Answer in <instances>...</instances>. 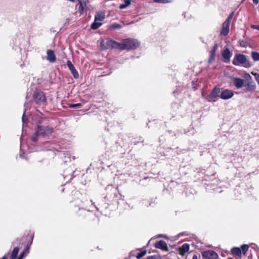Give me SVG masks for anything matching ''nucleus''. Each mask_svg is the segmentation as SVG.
<instances>
[{"label":"nucleus","instance_id":"obj_9","mask_svg":"<svg viewBox=\"0 0 259 259\" xmlns=\"http://www.w3.org/2000/svg\"><path fill=\"white\" fill-rule=\"evenodd\" d=\"M220 94H221L220 88L215 87L212 90L210 94L209 98L210 100L215 101V100L214 99L220 96Z\"/></svg>","mask_w":259,"mask_h":259},{"label":"nucleus","instance_id":"obj_23","mask_svg":"<svg viewBox=\"0 0 259 259\" xmlns=\"http://www.w3.org/2000/svg\"><path fill=\"white\" fill-rule=\"evenodd\" d=\"M251 57L252 59L255 61H259V53L256 52H251Z\"/></svg>","mask_w":259,"mask_h":259},{"label":"nucleus","instance_id":"obj_39","mask_svg":"<svg viewBox=\"0 0 259 259\" xmlns=\"http://www.w3.org/2000/svg\"><path fill=\"white\" fill-rule=\"evenodd\" d=\"M2 259H7V256H6V255H5L4 256H3V257H2Z\"/></svg>","mask_w":259,"mask_h":259},{"label":"nucleus","instance_id":"obj_21","mask_svg":"<svg viewBox=\"0 0 259 259\" xmlns=\"http://www.w3.org/2000/svg\"><path fill=\"white\" fill-rule=\"evenodd\" d=\"M78 10L80 14H82L87 9V4H83V3L79 4Z\"/></svg>","mask_w":259,"mask_h":259},{"label":"nucleus","instance_id":"obj_36","mask_svg":"<svg viewBox=\"0 0 259 259\" xmlns=\"http://www.w3.org/2000/svg\"><path fill=\"white\" fill-rule=\"evenodd\" d=\"M147 259H156V257L155 256H151L148 257Z\"/></svg>","mask_w":259,"mask_h":259},{"label":"nucleus","instance_id":"obj_1","mask_svg":"<svg viewBox=\"0 0 259 259\" xmlns=\"http://www.w3.org/2000/svg\"><path fill=\"white\" fill-rule=\"evenodd\" d=\"M139 46V42L135 39L127 38L122 40L120 42L114 41V49L129 50L136 49Z\"/></svg>","mask_w":259,"mask_h":259},{"label":"nucleus","instance_id":"obj_16","mask_svg":"<svg viewBox=\"0 0 259 259\" xmlns=\"http://www.w3.org/2000/svg\"><path fill=\"white\" fill-rule=\"evenodd\" d=\"M46 135V133L45 132V131H36L34 135L32 137V140L35 142L39 137H44Z\"/></svg>","mask_w":259,"mask_h":259},{"label":"nucleus","instance_id":"obj_31","mask_svg":"<svg viewBox=\"0 0 259 259\" xmlns=\"http://www.w3.org/2000/svg\"><path fill=\"white\" fill-rule=\"evenodd\" d=\"M122 27V25L114 23V29H119Z\"/></svg>","mask_w":259,"mask_h":259},{"label":"nucleus","instance_id":"obj_14","mask_svg":"<svg viewBox=\"0 0 259 259\" xmlns=\"http://www.w3.org/2000/svg\"><path fill=\"white\" fill-rule=\"evenodd\" d=\"M229 23H228L226 22H224L222 25V28L221 31V35L226 36L229 31V27H230Z\"/></svg>","mask_w":259,"mask_h":259},{"label":"nucleus","instance_id":"obj_18","mask_svg":"<svg viewBox=\"0 0 259 259\" xmlns=\"http://www.w3.org/2000/svg\"><path fill=\"white\" fill-rule=\"evenodd\" d=\"M189 245L187 243H185L180 248V253L183 255L189 251Z\"/></svg>","mask_w":259,"mask_h":259},{"label":"nucleus","instance_id":"obj_30","mask_svg":"<svg viewBox=\"0 0 259 259\" xmlns=\"http://www.w3.org/2000/svg\"><path fill=\"white\" fill-rule=\"evenodd\" d=\"M253 74L254 76L256 81H257L258 84L259 85V74L257 73H253Z\"/></svg>","mask_w":259,"mask_h":259},{"label":"nucleus","instance_id":"obj_29","mask_svg":"<svg viewBox=\"0 0 259 259\" xmlns=\"http://www.w3.org/2000/svg\"><path fill=\"white\" fill-rule=\"evenodd\" d=\"M82 106L81 103L71 104L69 105L70 108L80 107Z\"/></svg>","mask_w":259,"mask_h":259},{"label":"nucleus","instance_id":"obj_33","mask_svg":"<svg viewBox=\"0 0 259 259\" xmlns=\"http://www.w3.org/2000/svg\"><path fill=\"white\" fill-rule=\"evenodd\" d=\"M24 114H25V113H24L23 116H22V122H23V124L26 122V121L27 120V119L25 117Z\"/></svg>","mask_w":259,"mask_h":259},{"label":"nucleus","instance_id":"obj_17","mask_svg":"<svg viewBox=\"0 0 259 259\" xmlns=\"http://www.w3.org/2000/svg\"><path fill=\"white\" fill-rule=\"evenodd\" d=\"M105 18V15L104 13L98 12L96 14L95 16V20H96V21H98L101 22L104 20Z\"/></svg>","mask_w":259,"mask_h":259},{"label":"nucleus","instance_id":"obj_37","mask_svg":"<svg viewBox=\"0 0 259 259\" xmlns=\"http://www.w3.org/2000/svg\"><path fill=\"white\" fill-rule=\"evenodd\" d=\"M253 2L255 5H257L259 3V0H253Z\"/></svg>","mask_w":259,"mask_h":259},{"label":"nucleus","instance_id":"obj_22","mask_svg":"<svg viewBox=\"0 0 259 259\" xmlns=\"http://www.w3.org/2000/svg\"><path fill=\"white\" fill-rule=\"evenodd\" d=\"M131 0H124V4H121L119 6V8L120 9H123L126 8L127 7L131 5Z\"/></svg>","mask_w":259,"mask_h":259},{"label":"nucleus","instance_id":"obj_10","mask_svg":"<svg viewBox=\"0 0 259 259\" xmlns=\"http://www.w3.org/2000/svg\"><path fill=\"white\" fill-rule=\"evenodd\" d=\"M245 81V80L238 77H235L233 79V84L237 89H240L244 87Z\"/></svg>","mask_w":259,"mask_h":259},{"label":"nucleus","instance_id":"obj_41","mask_svg":"<svg viewBox=\"0 0 259 259\" xmlns=\"http://www.w3.org/2000/svg\"><path fill=\"white\" fill-rule=\"evenodd\" d=\"M48 133V134H50L51 133V131H50V130H48V131H47Z\"/></svg>","mask_w":259,"mask_h":259},{"label":"nucleus","instance_id":"obj_2","mask_svg":"<svg viewBox=\"0 0 259 259\" xmlns=\"http://www.w3.org/2000/svg\"><path fill=\"white\" fill-rule=\"evenodd\" d=\"M246 80L245 81L244 87H245L247 91H253L256 88V85L253 81L251 76L248 73L245 74Z\"/></svg>","mask_w":259,"mask_h":259},{"label":"nucleus","instance_id":"obj_43","mask_svg":"<svg viewBox=\"0 0 259 259\" xmlns=\"http://www.w3.org/2000/svg\"><path fill=\"white\" fill-rule=\"evenodd\" d=\"M227 259H233V258H227Z\"/></svg>","mask_w":259,"mask_h":259},{"label":"nucleus","instance_id":"obj_15","mask_svg":"<svg viewBox=\"0 0 259 259\" xmlns=\"http://www.w3.org/2000/svg\"><path fill=\"white\" fill-rule=\"evenodd\" d=\"M113 47V41L106 39L102 42V49H107L109 48Z\"/></svg>","mask_w":259,"mask_h":259},{"label":"nucleus","instance_id":"obj_24","mask_svg":"<svg viewBox=\"0 0 259 259\" xmlns=\"http://www.w3.org/2000/svg\"><path fill=\"white\" fill-rule=\"evenodd\" d=\"M232 252L234 254L239 256L241 253V250L239 248L234 247L232 249Z\"/></svg>","mask_w":259,"mask_h":259},{"label":"nucleus","instance_id":"obj_26","mask_svg":"<svg viewBox=\"0 0 259 259\" xmlns=\"http://www.w3.org/2000/svg\"><path fill=\"white\" fill-rule=\"evenodd\" d=\"M234 15V12H232L230 15L228 16V17L227 18V19L226 20V21L225 22L228 23H229L230 24V22H231V21Z\"/></svg>","mask_w":259,"mask_h":259},{"label":"nucleus","instance_id":"obj_19","mask_svg":"<svg viewBox=\"0 0 259 259\" xmlns=\"http://www.w3.org/2000/svg\"><path fill=\"white\" fill-rule=\"evenodd\" d=\"M19 251V248L17 247H15L14 248L13 250L12 251L10 258V259H17V255Z\"/></svg>","mask_w":259,"mask_h":259},{"label":"nucleus","instance_id":"obj_7","mask_svg":"<svg viewBox=\"0 0 259 259\" xmlns=\"http://www.w3.org/2000/svg\"><path fill=\"white\" fill-rule=\"evenodd\" d=\"M218 48V45L215 43L212 47L211 50L210 51L209 57L208 60L209 64L211 63L215 59V52Z\"/></svg>","mask_w":259,"mask_h":259},{"label":"nucleus","instance_id":"obj_40","mask_svg":"<svg viewBox=\"0 0 259 259\" xmlns=\"http://www.w3.org/2000/svg\"><path fill=\"white\" fill-rule=\"evenodd\" d=\"M159 237H162V238H165L166 237L164 235H160Z\"/></svg>","mask_w":259,"mask_h":259},{"label":"nucleus","instance_id":"obj_4","mask_svg":"<svg viewBox=\"0 0 259 259\" xmlns=\"http://www.w3.org/2000/svg\"><path fill=\"white\" fill-rule=\"evenodd\" d=\"M202 256L204 259H219L218 254L213 250L204 251L202 253Z\"/></svg>","mask_w":259,"mask_h":259},{"label":"nucleus","instance_id":"obj_32","mask_svg":"<svg viewBox=\"0 0 259 259\" xmlns=\"http://www.w3.org/2000/svg\"><path fill=\"white\" fill-rule=\"evenodd\" d=\"M87 2L88 0H78L79 4L83 3V4H87Z\"/></svg>","mask_w":259,"mask_h":259},{"label":"nucleus","instance_id":"obj_3","mask_svg":"<svg viewBox=\"0 0 259 259\" xmlns=\"http://www.w3.org/2000/svg\"><path fill=\"white\" fill-rule=\"evenodd\" d=\"M246 61V58L245 55L238 54L235 56L233 60V64L235 65H244Z\"/></svg>","mask_w":259,"mask_h":259},{"label":"nucleus","instance_id":"obj_28","mask_svg":"<svg viewBox=\"0 0 259 259\" xmlns=\"http://www.w3.org/2000/svg\"><path fill=\"white\" fill-rule=\"evenodd\" d=\"M146 254V251L144 250L143 251H141V252L139 253L138 255H137V258L138 259H140L143 256H144Z\"/></svg>","mask_w":259,"mask_h":259},{"label":"nucleus","instance_id":"obj_42","mask_svg":"<svg viewBox=\"0 0 259 259\" xmlns=\"http://www.w3.org/2000/svg\"><path fill=\"white\" fill-rule=\"evenodd\" d=\"M38 130H41V127L39 125H38Z\"/></svg>","mask_w":259,"mask_h":259},{"label":"nucleus","instance_id":"obj_8","mask_svg":"<svg viewBox=\"0 0 259 259\" xmlns=\"http://www.w3.org/2000/svg\"><path fill=\"white\" fill-rule=\"evenodd\" d=\"M67 65L69 68V70H70V71L71 72L73 76L75 78H78L79 77V74L77 70L75 68L74 66H73V65L72 64L70 60H68L67 61Z\"/></svg>","mask_w":259,"mask_h":259},{"label":"nucleus","instance_id":"obj_35","mask_svg":"<svg viewBox=\"0 0 259 259\" xmlns=\"http://www.w3.org/2000/svg\"><path fill=\"white\" fill-rule=\"evenodd\" d=\"M24 251L20 253L17 259H22L24 256Z\"/></svg>","mask_w":259,"mask_h":259},{"label":"nucleus","instance_id":"obj_12","mask_svg":"<svg viewBox=\"0 0 259 259\" xmlns=\"http://www.w3.org/2000/svg\"><path fill=\"white\" fill-rule=\"evenodd\" d=\"M154 246L156 248L161 249L163 250L168 251V247L167 246V244L166 242L163 240H160L157 242Z\"/></svg>","mask_w":259,"mask_h":259},{"label":"nucleus","instance_id":"obj_11","mask_svg":"<svg viewBox=\"0 0 259 259\" xmlns=\"http://www.w3.org/2000/svg\"><path fill=\"white\" fill-rule=\"evenodd\" d=\"M47 60L51 62L54 63L56 60V57L53 51L48 50L47 52Z\"/></svg>","mask_w":259,"mask_h":259},{"label":"nucleus","instance_id":"obj_5","mask_svg":"<svg viewBox=\"0 0 259 259\" xmlns=\"http://www.w3.org/2000/svg\"><path fill=\"white\" fill-rule=\"evenodd\" d=\"M34 100L36 104H41L46 100V97L44 94L39 91H36L34 94Z\"/></svg>","mask_w":259,"mask_h":259},{"label":"nucleus","instance_id":"obj_38","mask_svg":"<svg viewBox=\"0 0 259 259\" xmlns=\"http://www.w3.org/2000/svg\"><path fill=\"white\" fill-rule=\"evenodd\" d=\"M193 259H197V256H196V255H194V256H193Z\"/></svg>","mask_w":259,"mask_h":259},{"label":"nucleus","instance_id":"obj_25","mask_svg":"<svg viewBox=\"0 0 259 259\" xmlns=\"http://www.w3.org/2000/svg\"><path fill=\"white\" fill-rule=\"evenodd\" d=\"M172 0H153V2L157 3L165 4L170 3Z\"/></svg>","mask_w":259,"mask_h":259},{"label":"nucleus","instance_id":"obj_6","mask_svg":"<svg viewBox=\"0 0 259 259\" xmlns=\"http://www.w3.org/2000/svg\"><path fill=\"white\" fill-rule=\"evenodd\" d=\"M233 95L234 93L232 91L229 89H225L221 93L220 97L222 99L227 100L231 98Z\"/></svg>","mask_w":259,"mask_h":259},{"label":"nucleus","instance_id":"obj_20","mask_svg":"<svg viewBox=\"0 0 259 259\" xmlns=\"http://www.w3.org/2000/svg\"><path fill=\"white\" fill-rule=\"evenodd\" d=\"M102 24L101 22L98 21H96V20H95L94 23L91 25V28L93 30H96L99 28Z\"/></svg>","mask_w":259,"mask_h":259},{"label":"nucleus","instance_id":"obj_27","mask_svg":"<svg viewBox=\"0 0 259 259\" xmlns=\"http://www.w3.org/2000/svg\"><path fill=\"white\" fill-rule=\"evenodd\" d=\"M248 249V246L246 244L242 245L241 246V250L243 254H245Z\"/></svg>","mask_w":259,"mask_h":259},{"label":"nucleus","instance_id":"obj_34","mask_svg":"<svg viewBox=\"0 0 259 259\" xmlns=\"http://www.w3.org/2000/svg\"><path fill=\"white\" fill-rule=\"evenodd\" d=\"M251 27L253 29H255L259 30V25H252L251 26Z\"/></svg>","mask_w":259,"mask_h":259},{"label":"nucleus","instance_id":"obj_13","mask_svg":"<svg viewBox=\"0 0 259 259\" xmlns=\"http://www.w3.org/2000/svg\"><path fill=\"white\" fill-rule=\"evenodd\" d=\"M222 55L224 59V62L227 63L230 61V59L232 56L229 49L226 48L222 53Z\"/></svg>","mask_w":259,"mask_h":259}]
</instances>
